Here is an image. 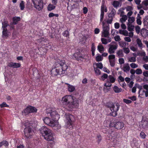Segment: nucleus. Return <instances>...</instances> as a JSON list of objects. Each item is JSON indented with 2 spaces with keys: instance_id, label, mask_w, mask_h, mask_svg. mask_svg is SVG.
<instances>
[{
  "instance_id": "nucleus-30",
  "label": "nucleus",
  "mask_w": 148,
  "mask_h": 148,
  "mask_svg": "<svg viewBox=\"0 0 148 148\" xmlns=\"http://www.w3.org/2000/svg\"><path fill=\"white\" fill-rule=\"evenodd\" d=\"M97 49L100 53H102L104 51V49L102 45H100L97 46Z\"/></svg>"
},
{
  "instance_id": "nucleus-41",
  "label": "nucleus",
  "mask_w": 148,
  "mask_h": 148,
  "mask_svg": "<svg viewBox=\"0 0 148 148\" xmlns=\"http://www.w3.org/2000/svg\"><path fill=\"white\" fill-rule=\"evenodd\" d=\"M25 2L23 1H21L20 3L19 6L21 10H23L25 8Z\"/></svg>"
},
{
  "instance_id": "nucleus-33",
  "label": "nucleus",
  "mask_w": 148,
  "mask_h": 148,
  "mask_svg": "<svg viewBox=\"0 0 148 148\" xmlns=\"http://www.w3.org/2000/svg\"><path fill=\"white\" fill-rule=\"evenodd\" d=\"M113 89L116 93L120 92H121L122 90L121 88H119L116 86H115L114 87Z\"/></svg>"
},
{
  "instance_id": "nucleus-32",
  "label": "nucleus",
  "mask_w": 148,
  "mask_h": 148,
  "mask_svg": "<svg viewBox=\"0 0 148 148\" xmlns=\"http://www.w3.org/2000/svg\"><path fill=\"white\" fill-rule=\"evenodd\" d=\"M8 143L6 140H3L1 142H0V147L3 145L6 147L8 146Z\"/></svg>"
},
{
  "instance_id": "nucleus-11",
  "label": "nucleus",
  "mask_w": 148,
  "mask_h": 148,
  "mask_svg": "<svg viewBox=\"0 0 148 148\" xmlns=\"http://www.w3.org/2000/svg\"><path fill=\"white\" fill-rule=\"evenodd\" d=\"M115 56L114 55L111 54L108 56V59L111 66H114L115 64Z\"/></svg>"
},
{
  "instance_id": "nucleus-27",
  "label": "nucleus",
  "mask_w": 148,
  "mask_h": 148,
  "mask_svg": "<svg viewBox=\"0 0 148 148\" xmlns=\"http://www.w3.org/2000/svg\"><path fill=\"white\" fill-rule=\"evenodd\" d=\"M119 33L120 34L123 35L125 36H128V33L127 31L126 30H119Z\"/></svg>"
},
{
  "instance_id": "nucleus-19",
  "label": "nucleus",
  "mask_w": 148,
  "mask_h": 148,
  "mask_svg": "<svg viewBox=\"0 0 148 148\" xmlns=\"http://www.w3.org/2000/svg\"><path fill=\"white\" fill-rule=\"evenodd\" d=\"M65 84L67 86L68 90L69 92H72L75 90V88L74 86L67 83H66Z\"/></svg>"
},
{
  "instance_id": "nucleus-40",
  "label": "nucleus",
  "mask_w": 148,
  "mask_h": 148,
  "mask_svg": "<svg viewBox=\"0 0 148 148\" xmlns=\"http://www.w3.org/2000/svg\"><path fill=\"white\" fill-rule=\"evenodd\" d=\"M103 58L102 57L101 55H99L97 56L95 58V60L97 62H99L102 60Z\"/></svg>"
},
{
  "instance_id": "nucleus-28",
  "label": "nucleus",
  "mask_w": 148,
  "mask_h": 148,
  "mask_svg": "<svg viewBox=\"0 0 148 148\" xmlns=\"http://www.w3.org/2000/svg\"><path fill=\"white\" fill-rule=\"evenodd\" d=\"M95 47L94 43H92L91 47V51L92 55L93 56H95Z\"/></svg>"
},
{
  "instance_id": "nucleus-6",
  "label": "nucleus",
  "mask_w": 148,
  "mask_h": 148,
  "mask_svg": "<svg viewBox=\"0 0 148 148\" xmlns=\"http://www.w3.org/2000/svg\"><path fill=\"white\" fill-rule=\"evenodd\" d=\"M50 114V115L51 118V120L54 121L56 123L57 121L60 118V115L55 110H54L51 108L47 112V114Z\"/></svg>"
},
{
  "instance_id": "nucleus-16",
  "label": "nucleus",
  "mask_w": 148,
  "mask_h": 148,
  "mask_svg": "<svg viewBox=\"0 0 148 148\" xmlns=\"http://www.w3.org/2000/svg\"><path fill=\"white\" fill-rule=\"evenodd\" d=\"M104 2L103 3L102 2V3L101 6V14H100V21L101 22H102L103 21V19L104 17Z\"/></svg>"
},
{
  "instance_id": "nucleus-58",
  "label": "nucleus",
  "mask_w": 148,
  "mask_h": 148,
  "mask_svg": "<svg viewBox=\"0 0 148 148\" xmlns=\"http://www.w3.org/2000/svg\"><path fill=\"white\" fill-rule=\"evenodd\" d=\"M114 39L116 41H119L121 40V39L119 35H117L114 36Z\"/></svg>"
},
{
  "instance_id": "nucleus-56",
  "label": "nucleus",
  "mask_w": 148,
  "mask_h": 148,
  "mask_svg": "<svg viewBox=\"0 0 148 148\" xmlns=\"http://www.w3.org/2000/svg\"><path fill=\"white\" fill-rule=\"evenodd\" d=\"M136 72L137 74L139 75L142 73V71L141 69H137L136 71Z\"/></svg>"
},
{
  "instance_id": "nucleus-24",
  "label": "nucleus",
  "mask_w": 148,
  "mask_h": 148,
  "mask_svg": "<svg viewBox=\"0 0 148 148\" xmlns=\"http://www.w3.org/2000/svg\"><path fill=\"white\" fill-rule=\"evenodd\" d=\"M37 71V69L36 67H31L29 69V72L30 73H32L33 75H34L35 73Z\"/></svg>"
},
{
  "instance_id": "nucleus-3",
  "label": "nucleus",
  "mask_w": 148,
  "mask_h": 148,
  "mask_svg": "<svg viewBox=\"0 0 148 148\" xmlns=\"http://www.w3.org/2000/svg\"><path fill=\"white\" fill-rule=\"evenodd\" d=\"M40 132L44 138L48 141H53L54 138L51 131L46 126H42L40 129Z\"/></svg>"
},
{
  "instance_id": "nucleus-38",
  "label": "nucleus",
  "mask_w": 148,
  "mask_h": 148,
  "mask_svg": "<svg viewBox=\"0 0 148 148\" xmlns=\"http://www.w3.org/2000/svg\"><path fill=\"white\" fill-rule=\"evenodd\" d=\"M120 4L119 2L117 1H114L112 5L113 6L116 8H117L119 6Z\"/></svg>"
},
{
  "instance_id": "nucleus-47",
  "label": "nucleus",
  "mask_w": 148,
  "mask_h": 148,
  "mask_svg": "<svg viewBox=\"0 0 148 148\" xmlns=\"http://www.w3.org/2000/svg\"><path fill=\"white\" fill-rule=\"evenodd\" d=\"M48 16L49 18H51L54 16L56 17H58L59 16V14H54L53 13L51 12L49 14Z\"/></svg>"
},
{
  "instance_id": "nucleus-39",
  "label": "nucleus",
  "mask_w": 148,
  "mask_h": 148,
  "mask_svg": "<svg viewBox=\"0 0 148 148\" xmlns=\"http://www.w3.org/2000/svg\"><path fill=\"white\" fill-rule=\"evenodd\" d=\"M135 21V18L134 17H129L128 20V23L127 24H132Z\"/></svg>"
},
{
  "instance_id": "nucleus-43",
  "label": "nucleus",
  "mask_w": 148,
  "mask_h": 148,
  "mask_svg": "<svg viewBox=\"0 0 148 148\" xmlns=\"http://www.w3.org/2000/svg\"><path fill=\"white\" fill-rule=\"evenodd\" d=\"M3 35L5 37H7L8 36V33L7 29H3Z\"/></svg>"
},
{
  "instance_id": "nucleus-57",
  "label": "nucleus",
  "mask_w": 148,
  "mask_h": 148,
  "mask_svg": "<svg viewBox=\"0 0 148 148\" xmlns=\"http://www.w3.org/2000/svg\"><path fill=\"white\" fill-rule=\"evenodd\" d=\"M123 101L124 103H126L127 104L131 103L132 102V101L131 100L125 99H123Z\"/></svg>"
},
{
  "instance_id": "nucleus-5",
  "label": "nucleus",
  "mask_w": 148,
  "mask_h": 148,
  "mask_svg": "<svg viewBox=\"0 0 148 148\" xmlns=\"http://www.w3.org/2000/svg\"><path fill=\"white\" fill-rule=\"evenodd\" d=\"M66 128L69 130L73 129L74 123L75 121L74 116L70 114L66 115Z\"/></svg>"
},
{
  "instance_id": "nucleus-51",
  "label": "nucleus",
  "mask_w": 148,
  "mask_h": 148,
  "mask_svg": "<svg viewBox=\"0 0 148 148\" xmlns=\"http://www.w3.org/2000/svg\"><path fill=\"white\" fill-rule=\"evenodd\" d=\"M138 16H139V18H137V20H136L137 23L138 25H141L142 23V22L140 20L141 17L139 16V14H138Z\"/></svg>"
},
{
  "instance_id": "nucleus-54",
  "label": "nucleus",
  "mask_w": 148,
  "mask_h": 148,
  "mask_svg": "<svg viewBox=\"0 0 148 148\" xmlns=\"http://www.w3.org/2000/svg\"><path fill=\"white\" fill-rule=\"evenodd\" d=\"M136 61V58L134 57H131L130 58H129L128 60L129 62H135Z\"/></svg>"
},
{
  "instance_id": "nucleus-63",
  "label": "nucleus",
  "mask_w": 148,
  "mask_h": 148,
  "mask_svg": "<svg viewBox=\"0 0 148 148\" xmlns=\"http://www.w3.org/2000/svg\"><path fill=\"white\" fill-rule=\"evenodd\" d=\"M97 142L99 143L101 140V136L100 135H97Z\"/></svg>"
},
{
  "instance_id": "nucleus-48",
  "label": "nucleus",
  "mask_w": 148,
  "mask_h": 148,
  "mask_svg": "<svg viewBox=\"0 0 148 148\" xmlns=\"http://www.w3.org/2000/svg\"><path fill=\"white\" fill-rule=\"evenodd\" d=\"M140 136L142 139H145L147 135L144 132H141L140 134Z\"/></svg>"
},
{
  "instance_id": "nucleus-17",
  "label": "nucleus",
  "mask_w": 148,
  "mask_h": 148,
  "mask_svg": "<svg viewBox=\"0 0 148 148\" xmlns=\"http://www.w3.org/2000/svg\"><path fill=\"white\" fill-rule=\"evenodd\" d=\"M140 34L143 37L146 38L148 36V31L146 29L143 28L141 30Z\"/></svg>"
},
{
  "instance_id": "nucleus-59",
  "label": "nucleus",
  "mask_w": 148,
  "mask_h": 148,
  "mask_svg": "<svg viewBox=\"0 0 148 148\" xmlns=\"http://www.w3.org/2000/svg\"><path fill=\"white\" fill-rule=\"evenodd\" d=\"M135 30L137 34H139L140 33V27L138 26H137L136 27Z\"/></svg>"
},
{
  "instance_id": "nucleus-45",
  "label": "nucleus",
  "mask_w": 148,
  "mask_h": 148,
  "mask_svg": "<svg viewBox=\"0 0 148 148\" xmlns=\"http://www.w3.org/2000/svg\"><path fill=\"white\" fill-rule=\"evenodd\" d=\"M116 53L119 57H122L123 56V51L121 49L118 51Z\"/></svg>"
},
{
  "instance_id": "nucleus-7",
  "label": "nucleus",
  "mask_w": 148,
  "mask_h": 148,
  "mask_svg": "<svg viewBox=\"0 0 148 148\" xmlns=\"http://www.w3.org/2000/svg\"><path fill=\"white\" fill-rule=\"evenodd\" d=\"M37 111V109L34 106H28L25 109L23 110L22 112L23 115H28L29 114L36 112Z\"/></svg>"
},
{
  "instance_id": "nucleus-4",
  "label": "nucleus",
  "mask_w": 148,
  "mask_h": 148,
  "mask_svg": "<svg viewBox=\"0 0 148 148\" xmlns=\"http://www.w3.org/2000/svg\"><path fill=\"white\" fill-rule=\"evenodd\" d=\"M106 106L110 108L111 111L110 114L111 116L115 117L117 115V112L120 107V105L118 103H114L111 102H108L106 103Z\"/></svg>"
},
{
  "instance_id": "nucleus-25",
  "label": "nucleus",
  "mask_w": 148,
  "mask_h": 148,
  "mask_svg": "<svg viewBox=\"0 0 148 148\" xmlns=\"http://www.w3.org/2000/svg\"><path fill=\"white\" fill-rule=\"evenodd\" d=\"M111 83L108 80H106V82L104 84V86L106 87V88L108 87H109L108 89V91H109L110 89V87L112 86Z\"/></svg>"
},
{
  "instance_id": "nucleus-46",
  "label": "nucleus",
  "mask_w": 148,
  "mask_h": 148,
  "mask_svg": "<svg viewBox=\"0 0 148 148\" xmlns=\"http://www.w3.org/2000/svg\"><path fill=\"white\" fill-rule=\"evenodd\" d=\"M119 45L121 47H125L126 45V42H124L123 41H121L119 42Z\"/></svg>"
},
{
  "instance_id": "nucleus-8",
  "label": "nucleus",
  "mask_w": 148,
  "mask_h": 148,
  "mask_svg": "<svg viewBox=\"0 0 148 148\" xmlns=\"http://www.w3.org/2000/svg\"><path fill=\"white\" fill-rule=\"evenodd\" d=\"M34 4V7L38 11L43 8L44 3L42 0H32Z\"/></svg>"
},
{
  "instance_id": "nucleus-1",
  "label": "nucleus",
  "mask_w": 148,
  "mask_h": 148,
  "mask_svg": "<svg viewBox=\"0 0 148 148\" xmlns=\"http://www.w3.org/2000/svg\"><path fill=\"white\" fill-rule=\"evenodd\" d=\"M61 103L62 106L68 108L69 110L73 108H77L79 106V101L71 95H66L62 98Z\"/></svg>"
},
{
  "instance_id": "nucleus-9",
  "label": "nucleus",
  "mask_w": 148,
  "mask_h": 148,
  "mask_svg": "<svg viewBox=\"0 0 148 148\" xmlns=\"http://www.w3.org/2000/svg\"><path fill=\"white\" fill-rule=\"evenodd\" d=\"M24 135L27 138H31L34 133V131L32 127L27 126L24 130Z\"/></svg>"
},
{
  "instance_id": "nucleus-2",
  "label": "nucleus",
  "mask_w": 148,
  "mask_h": 148,
  "mask_svg": "<svg viewBox=\"0 0 148 148\" xmlns=\"http://www.w3.org/2000/svg\"><path fill=\"white\" fill-rule=\"evenodd\" d=\"M68 66L64 60H58L56 61L52 66L51 71L52 75H57L65 73Z\"/></svg>"
},
{
  "instance_id": "nucleus-64",
  "label": "nucleus",
  "mask_w": 148,
  "mask_h": 148,
  "mask_svg": "<svg viewBox=\"0 0 148 148\" xmlns=\"http://www.w3.org/2000/svg\"><path fill=\"white\" fill-rule=\"evenodd\" d=\"M119 61L120 64H122L124 63V60L123 58H120L119 60Z\"/></svg>"
},
{
  "instance_id": "nucleus-42",
  "label": "nucleus",
  "mask_w": 148,
  "mask_h": 148,
  "mask_svg": "<svg viewBox=\"0 0 148 148\" xmlns=\"http://www.w3.org/2000/svg\"><path fill=\"white\" fill-rule=\"evenodd\" d=\"M136 41L138 47L140 48H142L143 44L141 40L139 38H138L137 39Z\"/></svg>"
},
{
  "instance_id": "nucleus-23",
  "label": "nucleus",
  "mask_w": 148,
  "mask_h": 148,
  "mask_svg": "<svg viewBox=\"0 0 148 148\" xmlns=\"http://www.w3.org/2000/svg\"><path fill=\"white\" fill-rule=\"evenodd\" d=\"M105 23L104 22H102V26L103 27V31H109L110 30V27L109 25H106L104 26Z\"/></svg>"
},
{
  "instance_id": "nucleus-62",
  "label": "nucleus",
  "mask_w": 148,
  "mask_h": 148,
  "mask_svg": "<svg viewBox=\"0 0 148 148\" xmlns=\"http://www.w3.org/2000/svg\"><path fill=\"white\" fill-rule=\"evenodd\" d=\"M130 66L132 68H135L138 67V66L134 63H132L130 64Z\"/></svg>"
},
{
  "instance_id": "nucleus-22",
  "label": "nucleus",
  "mask_w": 148,
  "mask_h": 148,
  "mask_svg": "<svg viewBox=\"0 0 148 148\" xmlns=\"http://www.w3.org/2000/svg\"><path fill=\"white\" fill-rule=\"evenodd\" d=\"M143 23L145 28H148V16L144 19Z\"/></svg>"
},
{
  "instance_id": "nucleus-34",
  "label": "nucleus",
  "mask_w": 148,
  "mask_h": 148,
  "mask_svg": "<svg viewBox=\"0 0 148 148\" xmlns=\"http://www.w3.org/2000/svg\"><path fill=\"white\" fill-rule=\"evenodd\" d=\"M110 34L109 32L108 31H103L102 32V35L101 36L102 37H103L105 38L107 37Z\"/></svg>"
},
{
  "instance_id": "nucleus-61",
  "label": "nucleus",
  "mask_w": 148,
  "mask_h": 148,
  "mask_svg": "<svg viewBox=\"0 0 148 148\" xmlns=\"http://www.w3.org/2000/svg\"><path fill=\"white\" fill-rule=\"evenodd\" d=\"M94 69L96 73H97L99 75L101 74V71L100 70L98 69L97 68H94Z\"/></svg>"
},
{
  "instance_id": "nucleus-37",
  "label": "nucleus",
  "mask_w": 148,
  "mask_h": 148,
  "mask_svg": "<svg viewBox=\"0 0 148 148\" xmlns=\"http://www.w3.org/2000/svg\"><path fill=\"white\" fill-rule=\"evenodd\" d=\"M62 35L64 37L69 38L70 36V33L69 31L66 30L62 33Z\"/></svg>"
},
{
  "instance_id": "nucleus-12",
  "label": "nucleus",
  "mask_w": 148,
  "mask_h": 148,
  "mask_svg": "<svg viewBox=\"0 0 148 148\" xmlns=\"http://www.w3.org/2000/svg\"><path fill=\"white\" fill-rule=\"evenodd\" d=\"M109 48L108 49V53L110 54L114 53L115 50H116L118 47L116 45H113L112 44H110L108 45Z\"/></svg>"
},
{
  "instance_id": "nucleus-10",
  "label": "nucleus",
  "mask_w": 148,
  "mask_h": 148,
  "mask_svg": "<svg viewBox=\"0 0 148 148\" xmlns=\"http://www.w3.org/2000/svg\"><path fill=\"white\" fill-rule=\"evenodd\" d=\"M43 121L46 124L51 127H54L56 125L54 121L50 119L48 117H46L42 119Z\"/></svg>"
},
{
  "instance_id": "nucleus-20",
  "label": "nucleus",
  "mask_w": 148,
  "mask_h": 148,
  "mask_svg": "<svg viewBox=\"0 0 148 148\" xmlns=\"http://www.w3.org/2000/svg\"><path fill=\"white\" fill-rule=\"evenodd\" d=\"M140 125L143 129H145L148 126V122L146 121L142 120Z\"/></svg>"
},
{
  "instance_id": "nucleus-60",
  "label": "nucleus",
  "mask_w": 148,
  "mask_h": 148,
  "mask_svg": "<svg viewBox=\"0 0 148 148\" xmlns=\"http://www.w3.org/2000/svg\"><path fill=\"white\" fill-rule=\"evenodd\" d=\"M128 98L133 101H135L136 100L137 98L136 96H133L132 97H129Z\"/></svg>"
},
{
  "instance_id": "nucleus-49",
  "label": "nucleus",
  "mask_w": 148,
  "mask_h": 148,
  "mask_svg": "<svg viewBox=\"0 0 148 148\" xmlns=\"http://www.w3.org/2000/svg\"><path fill=\"white\" fill-rule=\"evenodd\" d=\"M101 40L102 43L103 44L106 45L108 43V40L105 38H101Z\"/></svg>"
},
{
  "instance_id": "nucleus-53",
  "label": "nucleus",
  "mask_w": 148,
  "mask_h": 148,
  "mask_svg": "<svg viewBox=\"0 0 148 148\" xmlns=\"http://www.w3.org/2000/svg\"><path fill=\"white\" fill-rule=\"evenodd\" d=\"M0 106L1 108H3L4 107H9V106L7 105L6 103L5 102H3L0 105Z\"/></svg>"
},
{
  "instance_id": "nucleus-26",
  "label": "nucleus",
  "mask_w": 148,
  "mask_h": 148,
  "mask_svg": "<svg viewBox=\"0 0 148 148\" xmlns=\"http://www.w3.org/2000/svg\"><path fill=\"white\" fill-rule=\"evenodd\" d=\"M130 69V67L128 63H127L125 66L123 67V70L125 72L129 71Z\"/></svg>"
},
{
  "instance_id": "nucleus-13",
  "label": "nucleus",
  "mask_w": 148,
  "mask_h": 148,
  "mask_svg": "<svg viewBox=\"0 0 148 148\" xmlns=\"http://www.w3.org/2000/svg\"><path fill=\"white\" fill-rule=\"evenodd\" d=\"M115 128L117 130H120L122 129L124 126V123L122 122H115Z\"/></svg>"
},
{
  "instance_id": "nucleus-36",
  "label": "nucleus",
  "mask_w": 148,
  "mask_h": 148,
  "mask_svg": "<svg viewBox=\"0 0 148 148\" xmlns=\"http://www.w3.org/2000/svg\"><path fill=\"white\" fill-rule=\"evenodd\" d=\"M127 29L129 31H132L134 29V26L131 24H127Z\"/></svg>"
},
{
  "instance_id": "nucleus-35",
  "label": "nucleus",
  "mask_w": 148,
  "mask_h": 148,
  "mask_svg": "<svg viewBox=\"0 0 148 148\" xmlns=\"http://www.w3.org/2000/svg\"><path fill=\"white\" fill-rule=\"evenodd\" d=\"M2 28L3 29H7V27L9 25L8 23V21H4L2 23Z\"/></svg>"
},
{
  "instance_id": "nucleus-50",
  "label": "nucleus",
  "mask_w": 148,
  "mask_h": 148,
  "mask_svg": "<svg viewBox=\"0 0 148 148\" xmlns=\"http://www.w3.org/2000/svg\"><path fill=\"white\" fill-rule=\"evenodd\" d=\"M113 18L112 17H108V18L107 20V22L108 24H111L112 23Z\"/></svg>"
},
{
  "instance_id": "nucleus-44",
  "label": "nucleus",
  "mask_w": 148,
  "mask_h": 148,
  "mask_svg": "<svg viewBox=\"0 0 148 148\" xmlns=\"http://www.w3.org/2000/svg\"><path fill=\"white\" fill-rule=\"evenodd\" d=\"M127 17L126 16L124 15L121 18H120V21L122 23H123L125 22L127 19Z\"/></svg>"
},
{
  "instance_id": "nucleus-31",
  "label": "nucleus",
  "mask_w": 148,
  "mask_h": 148,
  "mask_svg": "<svg viewBox=\"0 0 148 148\" xmlns=\"http://www.w3.org/2000/svg\"><path fill=\"white\" fill-rule=\"evenodd\" d=\"M55 5H54L53 4H49L47 7L48 10L49 11H51L53 10L56 8V6H55Z\"/></svg>"
},
{
  "instance_id": "nucleus-18",
  "label": "nucleus",
  "mask_w": 148,
  "mask_h": 148,
  "mask_svg": "<svg viewBox=\"0 0 148 148\" xmlns=\"http://www.w3.org/2000/svg\"><path fill=\"white\" fill-rule=\"evenodd\" d=\"M21 18L18 16H14L12 18V24L14 25H16L21 20Z\"/></svg>"
},
{
  "instance_id": "nucleus-15",
  "label": "nucleus",
  "mask_w": 148,
  "mask_h": 148,
  "mask_svg": "<svg viewBox=\"0 0 148 148\" xmlns=\"http://www.w3.org/2000/svg\"><path fill=\"white\" fill-rule=\"evenodd\" d=\"M79 53L77 52L73 54V56L76 59V60L77 61L82 60V59L84 58V56L83 55H80L79 54Z\"/></svg>"
},
{
  "instance_id": "nucleus-29",
  "label": "nucleus",
  "mask_w": 148,
  "mask_h": 148,
  "mask_svg": "<svg viewBox=\"0 0 148 148\" xmlns=\"http://www.w3.org/2000/svg\"><path fill=\"white\" fill-rule=\"evenodd\" d=\"M116 13V12L114 8H112L111 12L108 14V17H112L113 18L114 17Z\"/></svg>"
},
{
  "instance_id": "nucleus-14",
  "label": "nucleus",
  "mask_w": 148,
  "mask_h": 148,
  "mask_svg": "<svg viewBox=\"0 0 148 148\" xmlns=\"http://www.w3.org/2000/svg\"><path fill=\"white\" fill-rule=\"evenodd\" d=\"M8 66L10 67L17 68L20 67L21 64L20 63L10 62L8 64Z\"/></svg>"
},
{
  "instance_id": "nucleus-55",
  "label": "nucleus",
  "mask_w": 148,
  "mask_h": 148,
  "mask_svg": "<svg viewBox=\"0 0 148 148\" xmlns=\"http://www.w3.org/2000/svg\"><path fill=\"white\" fill-rule=\"evenodd\" d=\"M123 49L124 52L126 54H128L130 52V50L127 47H124Z\"/></svg>"
},
{
  "instance_id": "nucleus-21",
  "label": "nucleus",
  "mask_w": 148,
  "mask_h": 148,
  "mask_svg": "<svg viewBox=\"0 0 148 148\" xmlns=\"http://www.w3.org/2000/svg\"><path fill=\"white\" fill-rule=\"evenodd\" d=\"M107 80H108L110 83H113L115 82L116 79L113 76L110 75L108 76V78Z\"/></svg>"
},
{
  "instance_id": "nucleus-52",
  "label": "nucleus",
  "mask_w": 148,
  "mask_h": 148,
  "mask_svg": "<svg viewBox=\"0 0 148 148\" xmlns=\"http://www.w3.org/2000/svg\"><path fill=\"white\" fill-rule=\"evenodd\" d=\"M96 66H97V68H99L100 69H101L103 68V66L101 62H98L96 63Z\"/></svg>"
}]
</instances>
